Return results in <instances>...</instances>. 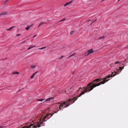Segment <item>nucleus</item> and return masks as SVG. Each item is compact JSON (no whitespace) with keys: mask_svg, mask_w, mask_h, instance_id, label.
Returning a JSON list of instances; mask_svg holds the SVG:
<instances>
[{"mask_svg":"<svg viewBox=\"0 0 128 128\" xmlns=\"http://www.w3.org/2000/svg\"><path fill=\"white\" fill-rule=\"evenodd\" d=\"M107 78H104L97 79L91 82L86 87H83L84 89L82 90L83 91L84 89H85L84 92H82L78 96H76L74 97L73 99H69L66 101L62 103H58L56 104V110L54 111L55 113H56L58 111L62 110V109L63 106V104L66 105L64 106V108H66L69 106L70 104H72L74 103L75 101L80 96L84 94L85 92H89L92 90L94 88L102 84H104L106 82H107L110 80H106Z\"/></svg>","mask_w":128,"mask_h":128,"instance_id":"1","label":"nucleus"},{"mask_svg":"<svg viewBox=\"0 0 128 128\" xmlns=\"http://www.w3.org/2000/svg\"><path fill=\"white\" fill-rule=\"evenodd\" d=\"M116 72H115L114 73V72H112V73L111 75L109 74L108 76H106V78H107L106 80H108L109 79H110H110L109 78H111L112 77H114L116 75Z\"/></svg>","mask_w":128,"mask_h":128,"instance_id":"2","label":"nucleus"},{"mask_svg":"<svg viewBox=\"0 0 128 128\" xmlns=\"http://www.w3.org/2000/svg\"><path fill=\"white\" fill-rule=\"evenodd\" d=\"M93 52H94L92 50V49H91L88 50L87 52L85 53V54L86 55H88L89 54L93 53Z\"/></svg>","mask_w":128,"mask_h":128,"instance_id":"3","label":"nucleus"},{"mask_svg":"<svg viewBox=\"0 0 128 128\" xmlns=\"http://www.w3.org/2000/svg\"><path fill=\"white\" fill-rule=\"evenodd\" d=\"M54 99L53 97L49 98L46 100V101H48L53 100Z\"/></svg>","mask_w":128,"mask_h":128,"instance_id":"4","label":"nucleus"},{"mask_svg":"<svg viewBox=\"0 0 128 128\" xmlns=\"http://www.w3.org/2000/svg\"><path fill=\"white\" fill-rule=\"evenodd\" d=\"M8 14L7 12H2L0 14V16L1 15H5Z\"/></svg>","mask_w":128,"mask_h":128,"instance_id":"5","label":"nucleus"},{"mask_svg":"<svg viewBox=\"0 0 128 128\" xmlns=\"http://www.w3.org/2000/svg\"><path fill=\"white\" fill-rule=\"evenodd\" d=\"M124 66H123L122 67H119V69L117 70H118V72L120 70H122L124 68Z\"/></svg>","mask_w":128,"mask_h":128,"instance_id":"6","label":"nucleus"},{"mask_svg":"<svg viewBox=\"0 0 128 128\" xmlns=\"http://www.w3.org/2000/svg\"><path fill=\"white\" fill-rule=\"evenodd\" d=\"M37 72H35V73H34L31 76V79H32V78H34V75H35V74H36V73Z\"/></svg>","mask_w":128,"mask_h":128,"instance_id":"7","label":"nucleus"},{"mask_svg":"<svg viewBox=\"0 0 128 128\" xmlns=\"http://www.w3.org/2000/svg\"><path fill=\"white\" fill-rule=\"evenodd\" d=\"M104 38H105L104 36H102L101 37H100L99 38H98V39L99 40L102 39Z\"/></svg>","mask_w":128,"mask_h":128,"instance_id":"8","label":"nucleus"},{"mask_svg":"<svg viewBox=\"0 0 128 128\" xmlns=\"http://www.w3.org/2000/svg\"><path fill=\"white\" fill-rule=\"evenodd\" d=\"M45 23H45V22H41V23H40V24H39V26H38V28L39 26H41V25H42V24H45Z\"/></svg>","mask_w":128,"mask_h":128,"instance_id":"9","label":"nucleus"},{"mask_svg":"<svg viewBox=\"0 0 128 128\" xmlns=\"http://www.w3.org/2000/svg\"><path fill=\"white\" fill-rule=\"evenodd\" d=\"M30 26H28L27 27H26V30H28L30 28Z\"/></svg>","mask_w":128,"mask_h":128,"instance_id":"10","label":"nucleus"},{"mask_svg":"<svg viewBox=\"0 0 128 128\" xmlns=\"http://www.w3.org/2000/svg\"><path fill=\"white\" fill-rule=\"evenodd\" d=\"M35 46H30L29 48H28V50H29L30 49L32 48L33 47H35Z\"/></svg>","mask_w":128,"mask_h":128,"instance_id":"11","label":"nucleus"},{"mask_svg":"<svg viewBox=\"0 0 128 128\" xmlns=\"http://www.w3.org/2000/svg\"><path fill=\"white\" fill-rule=\"evenodd\" d=\"M13 74H19V72H14L13 73Z\"/></svg>","mask_w":128,"mask_h":128,"instance_id":"12","label":"nucleus"},{"mask_svg":"<svg viewBox=\"0 0 128 128\" xmlns=\"http://www.w3.org/2000/svg\"><path fill=\"white\" fill-rule=\"evenodd\" d=\"M44 99H37V100L38 101H43L44 100Z\"/></svg>","mask_w":128,"mask_h":128,"instance_id":"13","label":"nucleus"},{"mask_svg":"<svg viewBox=\"0 0 128 128\" xmlns=\"http://www.w3.org/2000/svg\"><path fill=\"white\" fill-rule=\"evenodd\" d=\"M36 66L35 65H32L31 66V68H33L35 67Z\"/></svg>","mask_w":128,"mask_h":128,"instance_id":"14","label":"nucleus"},{"mask_svg":"<svg viewBox=\"0 0 128 128\" xmlns=\"http://www.w3.org/2000/svg\"><path fill=\"white\" fill-rule=\"evenodd\" d=\"M14 27H15L14 26H12V27L8 29V30H12V28H14Z\"/></svg>","mask_w":128,"mask_h":128,"instance_id":"15","label":"nucleus"},{"mask_svg":"<svg viewBox=\"0 0 128 128\" xmlns=\"http://www.w3.org/2000/svg\"><path fill=\"white\" fill-rule=\"evenodd\" d=\"M46 48V46H45V47H42V48H39L38 49H39V50H42V49H43L45 48Z\"/></svg>","mask_w":128,"mask_h":128,"instance_id":"16","label":"nucleus"},{"mask_svg":"<svg viewBox=\"0 0 128 128\" xmlns=\"http://www.w3.org/2000/svg\"><path fill=\"white\" fill-rule=\"evenodd\" d=\"M68 5H69L68 3V2H67L64 4V6H65Z\"/></svg>","mask_w":128,"mask_h":128,"instance_id":"17","label":"nucleus"},{"mask_svg":"<svg viewBox=\"0 0 128 128\" xmlns=\"http://www.w3.org/2000/svg\"><path fill=\"white\" fill-rule=\"evenodd\" d=\"M73 2V0H72L70 1L69 2H68V3L69 4L71 3L72 2Z\"/></svg>","mask_w":128,"mask_h":128,"instance_id":"18","label":"nucleus"},{"mask_svg":"<svg viewBox=\"0 0 128 128\" xmlns=\"http://www.w3.org/2000/svg\"><path fill=\"white\" fill-rule=\"evenodd\" d=\"M73 2V0H72L70 1L69 2H68V3L69 4L71 3L72 2Z\"/></svg>","mask_w":128,"mask_h":128,"instance_id":"19","label":"nucleus"},{"mask_svg":"<svg viewBox=\"0 0 128 128\" xmlns=\"http://www.w3.org/2000/svg\"><path fill=\"white\" fill-rule=\"evenodd\" d=\"M74 31H72L70 32V34H74Z\"/></svg>","mask_w":128,"mask_h":128,"instance_id":"20","label":"nucleus"},{"mask_svg":"<svg viewBox=\"0 0 128 128\" xmlns=\"http://www.w3.org/2000/svg\"><path fill=\"white\" fill-rule=\"evenodd\" d=\"M75 54V53H74L73 54H72L70 56H69L68 57V58H70V57H72V56H73L74 54Z\"/></svg>","mask_w":128,"mask_h":128,"instance_id":"21","label":"nucleus"},{"mask_svg":"<svg viewBox=\"0 0 128 128\" xmlns=\"http://www.w3.org/2000/svg\"><path fill=\"white\" fill-rule=\"evenodd\" d=\"M65 20V18H64L62 20H61V21H59V22H61L64 21V20Z\"/></svg>","mask_w":128,"mask_h":128,"instance_id":"22","label":"nucleus"},{"mask_svg":"<svg viewBox=\"0 0 128 128\" xmlns=\"http://www.w3.org/2000/svg\"><path fill=\"white\" fill-rule=\"evenodd\" d=\"M119 62H120L118 61V62H116L114 64H118L119 63Z\"/></svg>","mask_w":128,"mask_h":128,"instance_id":"23","label":"nucleus"},{"mask_svg":"<svg viewBox=\"0 0 128 128\" xmlns=\"http://www.w3.org/2000/svg\"><path fill=\"white\" fill-rule=\"evenodd\" d=\"M82 89V88H79L77 92H78L79 90H81V89Z\"/></svg>","mask_w":128,"mask_h":128,"instance_id":"24","label":"nucleus"},{"mask_svg":"<svg viewBox=\"0 0 128 128\" xmlns=\"http://www.w3.org/2000/svg\"><path fill=\"white\" fill-rule=\"evenodd\" d=\"M63 57H64V56H61L60 58H59L60 59H62V58H63Z\"/></svg>","mask_w":128,"mask_h":128,"instance_id":"25","label":"nucleus"},{"mask_svg":"<svg viewBox=\"0 0 128 128\" xmlns=\"http://www.w3.org/2000/svg\"><path fill=\"white\" fill-rule=\"evenodd\" d=\"M21 35V34H16V36H19Z\"/></svg>","mask_w":128,"mask_h":128,"instance_id":"26","label":"nucleus"},{"mask_svg":"<svg viewBox=\"0 0 128 128\" xmlns=\"http://www.w3.org/2000/svg\"><path fill=\"white\" fill-rule=\"evenodd\" d=\"M12 89H13V88L12 87L11 88H8V90L10 89V90H12Z\"/></svg>","mask_w":128,"mask_h":128,"instance_id":"27","label":"nucleus"},{"mask_svg":"<svg viewBox=\"0 0 128 128\" xmlns=\"http://www.w3.org/2000/svg\"><path fill=\"white\" fill-rule=\"evenodd\" d=\"M97 20L96 19L95 20H94V21L91 24H90V25L92 23H93V22H95Z\"/></svg>","mask_w":128,"mask_h":128,"instance_id":"28","label":"nucleus"},{"mask_svg":"<svg viewBox=\"0 0 128 128\" xmlns=\"http://www.w3.org/2000/svg\"><path fill=\"white\" fill-rule=\"evenodd\" d=\"M36 36V35H35L33 36V38H34Z\"/></svg>","mask_w":128,"mask_h":128,"instance_id":"29","label":"nucleus"},{"mask_svg":"<svg viewBox=\"0 0 128 128\" xmlns=\"http://www.w3.org/2000/svg\"><path fill=\"white\" fill-rule=\"evenodd\" d=\"M8 1V0H6L5 2L6 3H7V2Z\"/></svg>","mask_w":128,"mask_h":128,"instance_id":"30","label":"nucleus"},{"mask_svg":"<svg viewBox=\"0 0 128 128\" xmlns=\"http://www.w3.org/2000/svg\"><path fill=\"white\" fill-rule=\"evenodd\" d=\"M104 0H102L101 1V2H103Z\"/></svg>","mask_w":128,"mask_h":128,"instance_id":"31","label":"nucleus"},{"mask_svg":"<svg viewBox=\"0 0 128 128\" xmlns=\"http://www.w3.org/2000/svg\"><path fill=\"white\" fill-rule=\"evenodd\" d=\"M3 127V126H0V128H1Z\"/></svg>","mask_w":128,"mask_h":128,"instance_id":"32","label":"nucleus"},{"mask_svg":"<svg viewBox=\"0 0 128 128\" xmlns=\"http://www.w3.org/2000/svg\"><path fill=\"white\" fill-rule=\"evenodd\" d=\"M90 20H88V22L89 21H90Z\"/></svg>","mask_w":128,"mask_h":128,"instance_id":"33","label":"nucleus"},{"mask_svg":"<svg viewBox=\"0 0 128 128\" xmlns=\"http://www.w3.org/2000/svg\"><path fill=\"white\" fill-rule=\"evenodd\" d=\"M25 42V41H24L23 42H22V43H24V42Z\"/></svg>","mask_w":128,"mask_h":128,"instance_id":"34","label":"nucleus"},{"mask_svg":"<svg viewBox=\"0 0 128 128\" xmlns=\"http://www.w3.org/2000/svg\"><path fill=\"white\" fill-rule=\"evenodd\" d=\"M20 90H18V92H19V91H20Z\"/></svg>","mask_w":128,"mask_h":128,"instance_id":"35","label":"nucleus"},{"mask_svg":"<svg viewBox=\"0 0 128 128\" xmlns=\"http://www.w3.org/2000/svg\"><path fill=\"white\" fill-rule=\"evenodd\" d=\"M120 0H118V1H120Z\"/></svg>","mask_w":128,"mask_h":128,"instance_id":"36","label":"nucleus"}]
</instances>
